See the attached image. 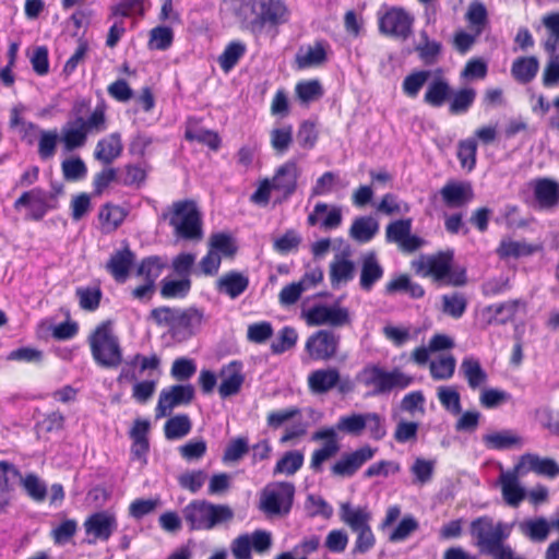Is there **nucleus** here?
<instances>
[{"label":"nucleus","mask_w":559,"mask_h":559,"mask_svg":"<svg viewBox=\"0 0 559 559\" xmlns=\"http://www.w3.org/2000/svg\"><path fill=\"white\" fill-rule=\"evenodd\" d=\"M192 424L187 414H178L166 420L164 435L167 440H178L190 433Z\"/></svg>","instance_id":"nucleus-44"},{"label":"nucleus","mask_w":559,"mask_h":559,"mask_svg":"<svg viewBox=\"0 0 559 559\" xmlns=\"http://www.w3.org/2000/svg\"><path fill=\"white\" fill-rule=\"evenodd\" d=\"M207 475L202 469L187 471L181 473L178 478V485L185 489L190 491L191 493L198 492L204 485Z\"/></svg>","instance_id":"nucleus-64"},{"label":"nucleus","mask_w":559,"mask_h":559,"mask_svg":"<svg viewBox=\"0 0 559 559\" xmlns=\"http://www.w3.org/2000/svg\"><path fill=\"white\" fill-rule=\"evenodd\" d=\"M185 139L189 142H198L206 145L210 150L217 152L222 146V139L216 131L198 128L194 119H189L186 130Z\"/></svg>","instance_id":"nucleus-32"},{"label":"nucleus","mask_w":559,"mask_h":559,"mask_svg":"<svg viewBox=\"0 0 559 559\" xmlns=\"http://www.w3.org/2000/svg\"><path fill=\"white\" fill-rule=\"evenodd\" d=\"M174 41V32L168 26H156L150 31L147 46L151 50H166Z\"/></svg>","instance_id":"nucleus-61"},{"label":"nucleus","mask_w":559,"mask_h":559,"mask_svg":"<svg viewBox=\"0 0 559 559\" xmlns=\"http://www.w3.org/2000/svg\"><path fill=\"white\" fill-rule=\"evenodd\" d=\"M75 296L81 309L94 312L100 305L103 293L99 286H81L75 289Z\"/></svg>","instance_id":"nucleus-52"},{"label":"nucleus","mask_w":559,"mask_h":559,"mask_svg":"<svg viewBox=\"0 0 559 559\" xmlns=\"http://www.w3.org/2000/svg\"><path fill=\"white\" fill-rule=\"evenodd\" d=\"M295 94L300 103L310 104L320 99L324 94V90L318 79L301 80L295 85Z\"/></svg>","instance_id":"nucleus-48"},{"label":"nucleus","mask_w":559,"mask_h":559,"mask_svg":"<svg viewBox=\"0 0 559 559\" xmlns=\"http://www.w3.org/2000/svg\"><path fill=\"white\" fill-rule=\"evenodd\" d=\"M174 228L177 237L185 240H200L203 236L202 215L193 200L173 202L160 215Z\"/></svg>","instance_id":"nucleus-2"},{"label":"nucleus","mask_w":559,"mask_h":559,"mask_svg":"<svg viewBox=\"0 0 559 559\" xmlns=\"http://www.w3.org/2000/svg\"><path fill=\"white\" fill-rule=\"evenodd\" d=\"M307 324L318 326L330 324L332 326H343L349 322L347 309L340 307H329L324 305H316L311 307L305 314Z\"/></svg>","instance_id":"nucleus-20"},{"label":"nucleus","mask_w":559,"mask_h":559,"mask_svg":"<svg viewBox=\"0 0 559 559\" xmlns=\"http://www.w3.org/2000/svg\"><path fill=\"white\" fill-rule=\"evenodd\" d=\"M123 151L121 135L118 132L110 133L98 140L94 151V158L104 165H110Z\"/></svg>","instance_id":"nucleus-30"},{"label":"nucleus","mask_w":559,"mask_h":559,"mask_svg":"<svg viewBox=\"0 0 559 559\" xmlns=\"http://www.w3.org/2000/svg\"><path fill=\"white\" fill-rule=\"evenodd\" d=\"M295 486L288 481L266 485L260 495V510L269 516L287 515L293 507Z\"/></svg>","instance_id":"nucleus-9"},{"label":"nucleus","mask_w":559,"mask_h":559,"mask_svg":"<svg viewBox=\"0 0 559 559\" xmlns=\"http://www.w3.org/2000/svg\"><path fill=\"white\" fill-rule=\"evenodd\" d=\"M135 254L126 246L116 250L108 259L105 269L117 283H124L134 265Z\"/></svg>","instance_id":"nucleus-24"},{"label":"nucleus","mask_w":559,"mask_h":559,"mask_svg":"<svg viewBox=\"0 0 559 559\" xmlns=\"http://www.w3.org/2000/svg\"><path fill=\"white\" fill-rule=\"evenodd\" d=\"M379 223L371 216L356 217L350 226L349 236L359 243L369 242L378 233Z\"/></svg>","instance_id":"nucleus-38"},{"label":"nucleus","mask_w":559,"mask_h":559,"mask_svg":"<svg viewBox=\"0 0 559 559\" xmlns=\"http://www.w3.org/2000/svg\"><path fill=\"white\" fill-rule=\"evenodd\" d=\"M461 371L472 390L479 389L488 380L487 372L483 369L479 360L474 357H465L462 360Z\"/></svg>","instance_id":"nucleus-40"},{"label":"nucleus","mask_w":559,"mask_h":559,"mask_svg":"<svg viewBox=\"0 0 559 559\" xmlns=\"http://www.w3.org/2000/svg\"><path fill=\"white\" fill-rule=\"evenodd\" d=\"M59 140L61 138L56 129L39 132L37 153L41 160H49L56 155Z\"/></svg>","instance_id":"nucleus-53"},{"label":"nucleus","mask_w":559,"mask_h":559,"mask_svg":"<svg viewBox=\"0 0 559 559\" xmlns=\"http://www.w3.org/2000/svg\"><path fill=\"white\" fill-rule=\"evenodd\" d=\"M304 460L300 451H288L276 462L274 474L294 475L302 467Z\"/></svg>","instance_id":"nucleus-54"},{"label":"nucleus","mask_w":559,"mask_h":559,"mask_svg":"<svg viewBox=\"0 0 559 559\" xmlns=\"http://www.w3.org/2000/svg\"><path fill=\"white\" fill-rule=\"evenodd\" d=\"M249 277L243 273L231 270L221 275L215 282V289L219 294L236 299L241 296L249 287Z\"/></svg>","instance_id":"nucleus-27"},{"label":"nucleus","mask_w":559,"mask_h":559,"mask_svg":"<svg viewBox=\"0 0 559 559\" xmlns=\"http://www.w3.org/2000/svg\"><path fill=\"white\" fill-rule=\"evenodd\" d=\"M456 361L452 355L432 360L429 365L430 376L433 380H449L455 372Z\"/></svg>","instance_id":"nucleus-59"},{"label":"nucleus","mask_w":559,"mask_h":559,"mask_svg":"<svg viewBox=\"0 0 559 559\" xmlns=\"http://www.w3.org/2000/svg\"><path fill=\"white\" fill-rule=\"evenodd\" d=\"M442 312L454 318L460 319L466 311L467 300L461 293H453L451 295H443Z\"/></svg>","instance_id":"nucleus-60"},{"label":"nucleus","mask_w":559,"mask_h":559,"mask_svg":"<svg viewBox=\"0 0 559 559\" xmlns=\"http://www.w3.org/2000/svg\"><path fill=\"white\" fill-rule=\"evenodd\" d=\"M341 337L331 330H319L308 336L305 352L312 361H330L336 358Z\"/></svg>","instance_id":"nucleus-13"},{"label":"nucleus","mask_w":559,"mask_h":559,"mask_svg":"<svg viewBox=\"0 0 559 559\" xmlns=\"http://www.w3.org/2000/svg\"><path fill=\"white\" fill-rule=\"evenodd\" d=\"M127 215L128 212L122 206L108 202L100 206L98 219L103 230L111 233L120 227Z\"/></svg>","instance_id":"nucleus-37"},{"label":"nucleus","mask_w":559,"mask_h":559,"mask_svg":"<svg viewBox=\"0 0 559 559\" xmlns=\"http://www.w3.org/2000/svg\"><path fill=\"white\" fill-rule=\"evenodd\" d=\"M539 62L535 56H521L513 60L511 75L520 84L531 83L537 75Z\"/></svg>","instance_id":"nucleus-33"},{"label":"nucleus","mask_w":559,"mask_h":559,"mask_svg":"<svg viewBox=\"0 0 559 559\" xmlns=\"http://www.w3.org/2000/svg\"><path fill=\"white\" fill-rule=\"evenodd\" d=\"M521 532L533 542H544L549 535L550 526L544 518H537L523 522Z\"/></svg>","instance_id":"nucleus-56"},{"label":"nucleus","mask_w":559,"mask_h":559,"mask_svg":"<svg viewBox=\"0 0 559 559\" xmlns=\"http://www.w3.org/2000/svg\"><path fill=\"white\" fill-rule=\"evenodd\" d=\"M20 469L9 461H0V514L7 513L12 503V493Z\"/></svg>","instance_id":"nucleus-25"},{"label":"nucleus","mask_w":559,"mask_h":559,"mask_svg":"<svg viewBox=\"0 0 559 559\" xmlns=\"http://www.w3.org/2000/svg\"><path fill=\"white\" fill-rule=\"evenodd\" d=\"M415 50L425 64L431 66L438 61L442 51V45L438 40L429 39L427 32L421 31L420 43L416 46Z\"/></svg>","instance_id":"nucleus-47"},{"label":"nucleus","mask_w":559,"mask_h":559,"mask_svg":"<svg viewBox=\"0 0 559 559\" xmlns=\"http://www.w3.org/2000/svg\"><path fill=\"white\" fill-rule=\"evenodd\" d=\"M307 385L313 394H325L333 389L341 394H347L354 390L353 381L348 377L342 378L336 367L312 370L307 377Z\"/></svg>","instance_id":"nucleus-12"},{"label":"nucleus","mask_w":559,"mask_h":559,"mask_svg":"<svg viewBox=\"0 0 559 559\" xmlns=\"http://www.w3.org/2000/svg\"><path fill=\"white\" fill-rule=\"evenodd\" d=\"M247 45L242 40L229 41L223 52L218 56L217 62L224 73H229L245 57Z\"/></svg>","instance_id":"nucleus-36"},{"label":"nucleus","mask_w":559,"mask_h":559,"mask_svg":"<svg viewBox=\"0 0 559 559\" xmlns=\"http://www.w3.org/2000/svg\"><path fill=\"white\" fill-rule=\"evenodd\" d=\"M522 475L524 471H521V465L515 464L512 469L501 472L498 478L504 502L513 508L519 507L526 497L525 489L520 485Z\"/></svg>","instance_id":"nucleus-19"},{"label":"nucleus","mask_w":559,"mask_h":559,"mask_svg":"<svg viewBox=\"0 0 559 559\" xmlns=\"http://www.w3.org/2000/svg\"><path fill=\"white\" fill-rule=\"evenodd\" d=\"M249 8L251 17L245 14L243 20L253 33L274 31L288 23L290 10L284 0H248L243 9Z\"/></svg>","instance_id":"nucleus-3"},{"label":"nucleus","mask_w":559,"mask_h":559,"mask_svg":"<svg viewBox=\"0 0 559 559\" xmlns=\"http://www.w3.org/2000/svg\"><path fill=\"white\" fill-rule=\"evenodd\" d=\"M477 142L475 138H466L457 143L456 157L463 169L472 171L476 167L477 162Z\"/></svg>","instance_id":"nucleus-49"},{"label":"nucleus","mask_w":559,"mask_h":559,"mask_svg":"<svg viewBox=\"0 0 559 559\" xmlns=\"http://www.w3.org/2000/svg\"><path fill=\"white\" fill-rule=\"evenodd\" d=\"M429 76L430 71L428 70L414 71L405 76L402 83L404 94L411 98L416 97Z\"/></svg>","instance_id":"nucleus-63"},{"label":"nucleus","mask_w":559,"mask_h":559,"mask_svg":"<svg viewBox=\"0 0 559 559\" xmlns=\"http://www.w3.org/2000/svg\"><path fill=\"white\" fill-rule=\"evenodd\" d=\"M452 87L445 78L431 80L424 94V103L432 108H440L450 100Z\"/></svg>","instance_id":"nucleus-31"},{"label":"nucleus","mask_w":559,"mask_h":559,"mask_svg":"<svg viewBox=\"0 0 559 559\" xmlns=\"http://www.w3.org/2000/svg\"><path fill=\"white\" fill-rule=\"evenodd\" d=\"M356 274V265L346 254H335L329 265V278L333 288L353 281Z\"/></svg>","instance_id":"nucleus-28"},{"label":"nucleus","mask_w":559,"mask_h":559,"mask_svg":"<svg viewBox=\"0 0 559 559\" xmlns=\"http://www.w3.org/2000/svg\"><path fill=\"white\" fill-rule=\"evenodd\" d=\"M341 519L353 532H356L370 526L369 521L371 515L364 508L353 509L349 503H344L341 507Z\"/></svg>","instance_id":"nucleus-46"},{"label":"nucleus","mask_w":559,"mask_h":559,"mask_svg":"<svg viewBox=\"0 0 559 559\" xmlns=\"http://www.w3.org/2000/svg\"><path fill=\"white\" fill-rule=\"evenodd\" d=\"M415 17L403 7H390L378 14L379 33L385 37L405 41L413 34Z\"/></svg>","instance_id":"nucleus-10"},{"label":"nucleus","mask_w":559,"mask_h":559,"mask_svg":"<svg viewBox=\"0 0 559 559\" xmlns=\"http://www.w3.org/2000/svg\"><path fill=\"white\" fill-rule=\"evenodd\" d=\"M203 319V311L195 307H189L186 309L178 308L173 332H191L193 328H199L202 324Z\"/></svg>","instance_id":"nucleus-41"},{"label":"nucleus","mask_w":559,"mask_h":559,"mask_svg":"<svg viewBox=\"0 0 559 559\" xmlns=\"http://www.w3.org/2000/svg\"><path fill=\"white\" fill-rule=\"evenodd\" d=\"M329 44L321 39L316 40L312 46H308L306 52L296 55V64L298 69H309L319 67L328 60Z\"/></svg>","instance_id":"nucleus-34"},{"label":"nucleus","mask_w":559,"mask_h":559,"mask_svg":"<svg viewBox=\"0 0 559 559\" xmlns=\"http://www.w3.org/2000/svg\"><path fill=\"white\" fill-rule=\"evenodd\" d=\"M360 376L366 386L373 388V395L388 394L394 389H406L414 381L412 376L404 373L399 368L388 371L378 365L366 366Z\"/></svg>","instance_id":"nucleus-8"},{"label":"nucleus","mask_w":559,"mask_h":559,"mask_svg":"<svg viewBox=\"0 0 559 559\" xmlns=\"http://www.w3.org/2000/svg\"><path fill=\"white\" fill-rule=\"evenodd\" d=\"M469 533L475 539V545L485 554L509 537L506 524L502 522L495 523L492 518L488 515L474 519L469 525Z\"/></svg>","instance_id":"nucleus-11"},{"label":"nucleus","mask_w":559,"mask_h":559,"mask_svg":"<svg viewBox=\"0 0 559 559\" xmlns=\"http://www.w3.org/2000/svg\"><path fill=\"white\" fill-rule=\"evenodd\" d=\"M540 249V246L525 241L502 240L497 248V254L500 259H519L521 257L532 255Z\"/></svg>","instance_id":"nucleus-39"},{"label":"nucleus","mask_w":559,"mask_h":559,"mask_svg":"<svg viewBox=\"0 0 559 559\" xmlns=\"http://www.w3.org/2000/svg\"><path fill=\"white\" fill-rule=\"evenodd\" d=\"M182 518L189 531H211L219 524L229 522L234 518V512L226 504L195 499L182 509Z\"/></svg>","instance_id":"nucleus-5"},{"label":"nucleus","mask_w":559,"mask_h":559,"mask_svg":"<svg viewBox=\"0 0 559 559\" xmlns=\"http://www.w3.org/2000/svg\"><path fill=\"white\" fill-rule=\"evenodd\" d=\"M300 171L296 160L289 159L281 165L273 178V188L282 192L284 199L290 198L297 190Z\"/></svg>","instance_id":"nucleus-22"},{"label":"nucleus","mask_w":559,"mask_h":559,"mask_svg":"<svg viewBox=\"0 0 559 559\" xmlns=\"http://www.w3.org/2000/svg\"><path fill=\"white\" fill-rule=\"evenodd\" d=\"M476 99V91L472 87H464L457 91L452 90L449 103V112L451 115L466 114Z\"/></svg>","instance_id":"nucleus-43"},{"label":"nucleus","mask_w":559,"mask_h":559,"mask_svg":"<svg viewBox=\"0 0 559 559\" xmlns=\"http://www.w3.org/2000/svg\"><path fill=\"white\" fill-rule=\"evenodd\" d=\"M516 465H521V471H524V474L534 472L536 475L550 479L559 476V464L551 457H540L537 454L525 453L521 455Z\"/></svg>","instance_id":"nucleus-26"},{"label":"nucleus","mask_w":559,"mask_h":559,"mask_svg":"<svg viewBox=\"0 0 559 559\" xmlns=\"http://www.w3.org/2000/svg\"><path fill=\"white\" fill-rule=\"evenodd\" d=\"M383 267L373 252L364 257L361 262L359 285L365 292H370L374 284L382 278Z\"/></svg>","instance_id":"nucleus-35"},{"label":"nucleus","mask_w":559,"mask_h":559,"mask_svg":"<svg viewBox=\"0 0 559 559\" xmlns=\"http://www.w3.org/2000/svg\"><path fill=\"white\" fill-rule=\"evenodd\" d=\"M107 129L106 107L97 105L87 119L76 116L67 121L61 129V142L67 151H74L85 145L90 133H99Z\"/></svg>","instance_id":"nucleus-6"},{"label":"nucleus","mask_w":559,"mask_h":559,"mask_svg":"<svg viewBox=\"0 0 559 559\" xmlns=\"http://www.w3.org/2000/svg\"><path fill=\"white\" fill-rule=\"evenodd\" d=\"M221 383L218 385V394L221 399L237 395L243 385L245 373L243 365L239 360H233L224 365L219 370Z\"/></svg>","instance_id":"nucleus-21"},{"label":"nucleus","mask_w":559,"mask_h":559,"mask_svg":"<svg viewBox=\"0 0 559 559\" xmlns=\"http://www.w3.org/2000/svg\"><path fill=\"white\" fill-rule=\"evenodd\" d=\"M194 399V389L191 384H175L163 389L155 407L156 418L169 416L175 407L189 405Z\"/></svg>","instance_id":"nucleus-15"},{"label":"nucleus","mask_w":559,"mask_h":559,"mask_svg":"<svg viewBox=\"0 0 559 559\" xmlns=\"http://www.w3.org/2000/svg\"><path fill=\"white\" fill-rule=\"evenodd\" d=\"M87 343L95 364L103 368H116L122 362V348L110 320L102 321L88 334Z\"/></svg>","instance_id":"nucleus-4"},{"label":"nucleus","mask_w":559,"mask_h":559,"mask_svg":"<svg viewBox=\"0 0 559 559\" xmlns=\"http://www.w3.org/2000/svg\"><path fill=\"white\" fill-rule=\"evenodd\" d=\"M453 250L439 251L423 257L418 262L417 272L424 277H431L436 283L454 287L464 286L467 283L466 271L453 270Z\"/></svg>","instance_id":"nucleus-7"},{"label":"nucleus","mask_w":559,"mask_h":559,"mask_svg":"<svg viewBox=\"0 0 559 559\" xmlns=\"http://www.w3.org/2000/svg\"><path fill=\"white\" fill-rule=\"evenodd\" d=\"M17 480L32 500L43 502L46 499L47 486L35 473L21 474Z\"/></svg>","instance_id":"nucleus-50"},{"label":"nucleus","mask_w":559,"mask_h":559,"mask_svg":"<svg viewBox=\"0 0 559 559\" xmlns=\"http://www.w3.org/2000/svg\"><path fill=\"white\" fill-rule=\"evenodd\" d=\"M343 221L342 210L337 205L329 206L324 202H318L307 217L308 226H317L324 230L336 229Z\"/></svg>","instance_id":"nucleus-23"},{"label":"nucleus","mask_w":559,"mask_h":559,"mask_svg":"<svg viewBox=\"0 0 559 559\" xmlns=\"http://www.w3.org/2000/svg\"><path fill=\"white\" fill-rule=\"evenodd\" d=\"M191 287L192 282L187 277L178 280L164 278L160 285V296L164 299H182L189 295Z\"/></svg>","instance_id":"nucleus-45"},{"label":"nucleus","mask_w":559,"mask_h":559,"mask_svg":"<svg viewBox=\"0 0 559 559\" xmlns=\"http://www.w3.org/2000/svg\"><path fill=\"white\" fill-rule=\"evenodd\" d=\"M443 203L448 207H461L474 198L469 182L449 181L440 190Z\"/></svg>","instance_id":"nucleus-29"},{"label":"nucleus","mask_w":559,"mask_h":559,"mask_svg":"<svg viewBox=\"0 0 559 559\" xmlns=\"http://www.w3.org/2000/svg\"><path fill=\"white\" fill-rule=\"evenodd\" d=\"M297 341V331L293 326L286 325L278 331L276 340L272 342L271 352L274 355H281L294 348Z\"/></svg>","instance_id":"nucleus-55"},{"label":"nucleus","mask_w":559,"mask_h":559,"mask_svg":"<svg viewBox=\"0 0 559 559\" xmlns=\"http://www.w3.org/2000/svg\"><path fill=\"white\" fill-rule=\"evenodd\" d=\"M294 142V128L290 123L282 124L270 131V144L276 155L287 153Z\"/></svg>","instance_id":"nucleus-42"},{"label":"nucleus","mask_w":559,"mask_h":559,"mask_svg":"<svg viewBox=\"0 0 559 559\" xmlns=\"http://www.w3.org/2000/svg\"><path fill=\"white\" fill-rule=\"evenodd\" d=\"M377 452V449L366 444L350 452H344L331 465L330 473L337 478H352L357 472L370 461Z\"/></svg>","instance_id":"nucleus-14"},{"label":"nucleus","mask_w":559,"mask_h":559,"mask_svg":"<svg viewBox=\"0 0 559 559\" xmlns=\"http://www.w3.org/2000/svg\"><path fill=\"white\" fill-rule=\"evenodd\" d=\"M528 186L538 210L552 211L559 206V182L548 177L532 179Z\"/></svg>","instance_id":"nucleus-17"},{"label":"nucleus","mask_w":559,"mask_h":559,"mask_svg":"<svg viewBox=\"0 0 559 559\" xmlns=\"http://www.w3.org/2000/svg\"><path fill=\"white\" fill-rule=\"evenodd\" d=\"M144 15V0H120L109 8V17H143Z\"/></svg>","instance_id":"nucleus-51"},{"label":"nucleus","mask_w":559,"mask_h":559,"mask_svg":"<svg viewBox=\"0 0 559 559\" xmlns=\"http://www.w3.org/2000/svg\"><path fill=\"white\" fill-rule=\"evenodd\" d=\"M365 424V413H352L341 416L333 427L316 430L311 440L323 441V445L312 452L310 468L313 472H321L323 463L338 453L341 444L337 431L358 437L364 432Z\"/></svg>","instance_id":"nucleus-1"},{"label":"nucleus","mask_w":559,"mask_h":559,"mask_svg":"<svg viewBox=\"0 0 559 559\" xmlns=\"http://www.w3.org/2000/svg\"><path fill=\"white\" fill-rule=\"evenodd\" d=\"M465 17L471 28L476 31V35H480L488 23L486 7L478 1H474L469 4Z\"/></svg>","instance_id":"nucleus-58"},{"label":"nucleus","mask_w":559,"mask_h":559,"mask_svg":"<svg viewBox=\"0 0 559 559\" xmlns=\"http://www.w3.org/2000/svg\"><path fill=\"white\" fill-rule=\"evenodd\" d=\"M165 269V263L158 255L144 258L138 267V275L143 276L144 282L155 284L156 280Z\"/></svg>","instance_id":"nucleus-57"},{"label":"nucleus","mask_w":559,"mask_h":559,"mask_svg":"<svg viewBox=\"0 0 559 559\" xmlns=\"http://www.w3.org/2000/svg\"><path fill=\"white\" fill-rule=\"evenodd\" d=\"M48 198H53L52 194L48 195L41 188H34L23 192L13 203L15 211L28 206L29 213L26 218L35 222L41 221L50 210L57 209V201L49 204Z\"/></svg>","instance_id":"nucleus-16"},{"label":"nucleus","mask_w":559,"mask_h":559,"mask_svg":"<svg viewBox=\"0 0 559 559\" xmlns=\"http://www.w3.org/2000/svg\"><path fill=\"white\" fill-rule=\"evenodd\" d=\"M319 140L317 123L312 120H304L297 130V141L300 147L311 150Z\"/></svg>","instance_id":"nucleus-62"},{"label":"nucleus","mask_w":559,"mask_h":559,"mask_svg":"<svg viewBox=\"0 0 559 559\" xmlns=\"http://www.w3.org/2000/svg\"><path fill=\"white\" fill-rule=\"evenodd\" d=\"M87 536L93 537V542H107L118 527L115 513L109 511H98L88 515L83 523Z\"/></svg>","instance_id":"nucleus-18"}]
</instances>
